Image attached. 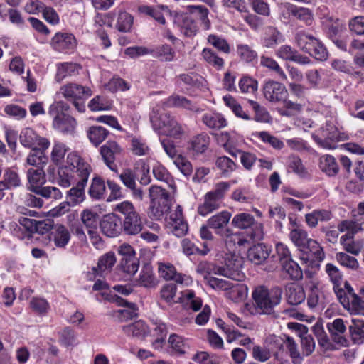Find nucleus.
<instances>
[{
  "label": "nucleus",
  "instance_id": "1",
  "mask_svg": "<svg viewBox=\"0 0 364 364\" xmlns=\"http://www.w3.org/2000/svg\"><path fill=\"white\" fill-rule=\"evenodd\" d=\"M282 295V289L279 287L268 289L264 286L256 287L252 292L253 304L257 313L272 314L274 309L279 305Z\"/></svg>",
  "mask_w": 364,
  "mask_h": 364
},
{
  "label": "nucleus",
  "instance_id": "2",
  "mask_svg": "<svg viewBox=\"0 0 364 364\" xmlns=\"http://www.w3.org/2000/svg\"><path fill=\"white\" fill-rule=\"evenodd\" d=\"M149 191L150 205L148 216L152 220H160L171 209V196L165 188L157 186H151Z\"/></svg>",
  "mask_w": 364,
  "mask_h": 364
},
{
  "label": "nucleus",
  "instance_id": "3",
  "mask_svg": "<svg viewBox=\"0 0 364 364\" xmlns=\"http://www.w3.org/2000/svg\"><path fill=\"white\" fill-rule=\"evenodd\" d=\"M114 210L124 215L122 231L126 235H136L141 231L143 228L141 218L131 202L125 200L117 204Z\"/></svg>",
  "mask_w": 364,
  "mask_h": 364
},
{
  "label": "nucleus",
  "instance_id": "4",
  "mask_svg": "<svg viewBox=\"0 0 364 364\" xmlns=\"http://www.w3.org/2000/svg\"><path fill=\"white\" fill-rule=\"evenodd\" d=\"M150 121L154 129L159 134L178 139L184 134L183 127L170 115H151Z\"/></svg>",
  "mask_w": 364,
  "mask_h": 364
},
{
  "label": "nucleus",
  "instance_id": "5",
  "mask_svg": "<svg viewBox=\"0 0 364 364\" xmlns=\"http://www.w3.org/2000/svg\"><path fill=\"white\" fill-rule=\"evenodd\" d=\"M336 296L346 309L355 314H364V299L354 292L347 281L344 283V289H337Z\"/></svg>",
  "mask_w": 364,
  "mask_h": 364
},
{
  "label": "nucleus",
  "instance_id": "6",
  "mask_svg": "<svg viewBox=\"0 0 364 364\" xmlns=\"http://www.w3.org/2000/svg\"><path fill=\"white\" fill-rule=\"evenodd\" d=\"M231 224L238 229H250L247 235L253 241H259L263 238L262 224L257 222L254 216L250 213H240L236 214L233 217Z\"/></svg>",
  "mask_w": 364,
  "mask_h": 364
},
{
  "label": "nucleus",
  "instance_id": "7",
  "mask_svg": "<svg viewBox=\"0 0 364 364\" xmlns=\"http://www.w3.org/2000/svg\"><path fill=\"white\" fill-rule=\"evenodd\" d=\"M313 139L321 147L334 149L338 147V142L347 140L348 136L344 132H340L336 127L327 123L326 127L321 129V136L313 135Z\"/></svg>",
  "mask_w": 364,
  "mask_h": 364
},
{
  "label": "nucleus",
  "instance_id": "8",
  "mask_svg": "<svg viewBox=\"0 0 364 364\" xmlns=\"http://www.w3.org/2000/svg\"><path fill=\"white\" fill-rule=\"evenodd\" d=\"M60 92L65 98L75 100L73 105L78 112H84L86 109L85 102L81 100L87 99L92 95L89 87L75 83H69L61 87Z\"/></svg>",
  "mask_w": 364,
  "mask_h": 364
},
{
  "label": "nucleus",
  "instance_id": "9",
  "mask_svg": "<svg viewBox=\"0 0 364 364\" xmlns=\"http://www.w3.org/2000/svg\"><path fill=\"white\" fill-rule=\"evenodd\" d=\"M67 164L76 176L77 182L87 184L89 176L92 171L91 166L75 152L68 154Z\"/></svg>",
  "mask_w": 364,
  "mask_h": 364
},
{
  "label": "nucleus",
  "instance_id": "10",
  "mask_svg": "<svg viewBox=\"0 0 364 364\" xmlns=\"http://www.w3.org/2000/svg\"><path fill=\"white\" fill-rule=\"evenodd\" d=\"M242 262L235 255L225 254L224 265L220 266L221 276L230 278L235 281H242L245 274L241 270Z\"/></svg>",
  "mask_w": 364,
  "mask_h": 364
},
{
  "label": "nucleus",
  "instance_id": "11",
  "mask_svg": "<svg viewBox=\"0 0 364 364\" xmlns=\"http://www.w3.org/2000/svg\"><path fill=\"white\" fill-rule=\"evenodd\" d=\"M100 153L106 166L112 171L117 172V166L115 161L117 160L123 153V149L115 141H107L100 147Z\"/></svg>",
  "mask_w": 364,
  "mask_h": 364
},
{
  "label": "nucleus",
  "instance_id": "12",
  "mask_svg": "<svg viewBox=\"0 0 364 364\" xmlns=\"http://www.w3.org/2000/svg\"><path fill=\"white\" fill-rule=\"evenodd\" d=\"M340 232H350L353 234L364 230V203H358L354 210L353 220H343L338 225Z\"/></svg>",
  "mask_w": 364,
  "mask_h": 364
},
{
  "label": "nucleus",
  "instance_id": "13",
  "mask_svg": "<svg viewBox=\"0 0 364 364\" xmlns=\"http://www.w3.org/2000/svg\"><path fill=\"white\" fill-rule=\"evenodd\" d=\"M330 337L333 343L340 346H348L349 341L346 336L347 327L343 318H337L326 324Z\"/></svg>",
  "mask_w": 364,
  "mask_h": 364
},
{
  "label": "nucleus",
  "instance_id": "14",
  "mask_svg": "<svg viewBox=\"0 0 364 364\" xmlns=\"http://www.w3.org/2000/svg\"><path fill=\"white\" fill-rule=\"evenodd\" d=\"M263 94L266 100L271 102H282L288 97L286 87L282 83L271 80L264 84Z\"/></svg>",
  "mask_w": 364,
  "mask_h": 364
},
{
  "label": "nucleus",
  "instance_id": "15",
  "mask_svg": "<svg viewBox=\"0 0 364 364\" xmlns=\"http://www.w3.org/2000/svg\"><path fill=\"white\" fill-rule=\"evenodd\" d=\"M167 227L177 237H181L187 233L188 224L184 220L183 209L181 205H177L176 210L171 213L167 221Z\"/></svg>",
  "mask_w": 364,
  "mask_h": 364
},
{
  "label": "nucleus",
  "instance_id": "16",
  "mask_svg": "<svg viewBox=\"0 0 364 364\" xmlns=\"http://www.w3.org/2000/svg\"><path fill=\"white\" fill-rule=\"evenodd\" d=\"M100 226L102 232L109 237L118 236L123 229L122 219L114 213L104 215Z\"/></svg>",
  "mask_w": 364,
  "mask_h": 364
},
{
  "label": "nucleus",
  "instance_id": "17",
  "mask_svg": "<svg viewBox=\"0 0 364 364\" xmlns=\"http://www.w3.org/2000/svg\"><path fill=\"white\" fill-rule=\"evenodd\" d=\"M51 46L59 52H68L75 48L77 41L72 33H57L51 40Z\"/></svg>",
  "mask_w": 364,
  "mask_h": 364
},
{
  "label": "nucleus",
  "instance_id": "18",
  "mask_svg": "<svg viewBox=\"0 0 364 364\" xmlns=\"http://www.w3.org/2000/svg\"><path fill=\"white\" fill-rule=\"evenodd\" d=\"M19 139L21 144L25 147L33 149L36 146H40L41 149H46L49 146L48 141L39 136L31 128L24 129L20 134Z\"/></svg>",
  "mask_w": 364,
  "mask_h": 364
},
{
  "label": "nucleus",
  "instance_id": "19",
  "mask_svg": "<svg viewBox=\"0 0 364 364\" xmlns=\"http://www.w3.org/2000/svg\"><path fill=\"white\" fill-rule=\"evenodd\" d=\"M270 253L271 248L268 245L264 243H258L249 248L247 258L252 263L259 265L267 259Z\"/></svg>",
  "mask_w": 364,
  "mask_h": 364
},
{
  "label": "nucleus",
  "instance_id": "20",
  "mask_svg": "<svg viewBox=\"0 0 364 364\" xmlns=\"http://www.w3.org/2000/svg\"><path fill=\"white\" fill-rule=\"evenodd\" d=\"M210 143V136L205 133H200L190 139L188 143V149L193 156H198L205 152Z\"/></svg>",
  "mask_w": 364,
  "mask_h": 364
},
{
  "label": "nucleus",
  "instance_id": "21",
  "mask_svg": "<svg viewBox=\"0 0 364 364\" xmlns=\"http://www.w3.org/2000/svg\"><path fill=\"white\" fill-rule=\"evenodd\" d=\"M71 234L69 230L62 224H57L50 234V240L58 248L63 249L69 243Z\"/></svg>",
  "mask_w": 364,
  "mask_h": 364
},
{
  "label": "nucleus",
  "instance_id": "22",
  "mask_svg": "<svg viewBox=\"0 0 364 364\" xmlns=\"http://www.w3.org/2000/svg\"><path fill=\"white\" fill-rule=\"evenodd\" d=\"M276 55L284 60L294 61L300 65H306L311 63L309 57L299 54L290 46H282L277 51Z\"/></svg>",
  "mask_w": 364,
  "mask_h": 364
},
{
  "label": "nucleus",
  "instance_id": "23",
  "mask_svg": "<svg viewBox=\"0 0 364 364\" xmlns=\"http://www.w3.org/2000/svg\"><path fill=\"white\" fill-rule=\"evenodd\" d=\"M275 342L276 338L274 336H269L265 340L263 346L259 345L254 346L252 351V358L255 360L262 363L269 360L273 351V348L269 345Z\"/></svg>",
  "mask_w": 364,
  "mask_h": 364
},
{
  "label": "nucleus",
  "instance_id": "24",
  "mask_svg": "<svg viewBox=\"0 0 364 364\" xmlns=\"http://www.w3.org/2000/svg\"><path fill=\"white\" fill-rule=\"evenodd\" d=\"M311 255L314 256L318 261L323 260L325 257V253L323 248L321 247L319 243L316 240L310 239L308 244L306 245V248H304L300 255V259L305 263H307L310 259Z\"/></svg>",
  "mask_w": 364,
  "mask_h": 364
},
{
  "label": "nucleus",
  "instance_id": "25",
  "mask_svg": "<svg viewBox=\"0 0 364 364\" xmlns=\"http://www.w3.org/2000/svg\"><path fill=\"white\" fill-rule=\"evenodd\" d=\"M159 274L165 280H173L178 284H183L186 280V276L178 273L175 267L170 263H159Z\"/></svg>",
  "mask_w": 364,
  "mask_h": 364
},
{
  "label": "nucleus",
  "instance_id": "26",
  "mask_svg": "<svg viewBox=\"0 0 364 364\" xmlns=\"http://www.w3.org/2000/svg\"><path fill=\"white\" fill-rule=\"evenodd\" d=\"M173 21L186 36L191 37L196 34L197 25L190 16L187 14H176Z\"/></svg>",
  "mask_w": 364,
  "mask_h": 364
},
{
  "label": "nucleus",
  "instance_id": "27",
  "mask_svg": "<svg viewBox=\"0 0 364 364\" xmlns=\"http://www.w3.org/2000/svg\"><path fill=\"white\" fill-rule=\"evenodd\" d=\"M285 296L288 304L298 305L304 301L306 294L304 288L298 284H291L285 288Z\"/></svg>",
  "mask_w": 364,
  "mask_h": 364
},
{
  "label": "nucleus",
  "instance_id": "28",
  "mask_svg": "<svg viewBox=\"0 0 364 364\" xmlns=\"http://www.w3.org/2000/svg\"><path fill=\"white\" fill-rule=\"evenodd\" d=\"M76 124V120L71 115H56L53 120L55 129L64 134H72Z\"/></svg>",
  "mask_w": 364,
  "mask_h": 364
},
{
  "label": "nucleus",
  "instance_id": "29",
  "mask_svg": "<svg viewBox=\"0 0 364 364\" xmlns=\"http://www.w3.org/2000/svg\"><path fill=\"white\" fill-rule=\"evenodd\" d=\"M141 12L152 16L161 24L165 23V16H171L172 12L168 6L160 5L156 8L144 6L139 8Z\"/></svg>",
  "mask_w": 364,
  "mask_h": 364
},
{
  "label": "nucleus",
  "instance_id": "30",
  "mask_svg": "<svg viewBox=\"0 0 364 364\" xmlns=\"http://www.w3.org/2000/svg\"><path fill=\"white\" fill-rule=\"evenodd\" d=\"M231 218L228 211H222L210 217L208 221L209 228L214 229L216 234H221L223 229L228 225Z\"/></svg>",
  "mask_w": 364,
  "mask_h": 364
},
{
  "label": "nucleus",
  "instance_id": "31",
  "mask_svg": "<svg viewBox=\"0 0 364 364\" xmlns=\"http://www.w3.org/2000/svg\"><path fill=\"white\" fill-rule=\"evenodd\" d=\"M28 189L34 192L46 182V174L42 168H31L27 171Z\"/></svg>",
  "mask_w": 364,
  "mask_h": 364
},
{
  "label": "nucleus",
  "instance_id": "32",
  "mask_svg": "<svg viewBox=\"0 0 364 364\" xmlns=\"http://www.w3.org/2000/svg\"><path fill=\"white\" fill-rule=\"evenodd\" d=\"M332 218L331 211L324 209H317L305 215V221L311 228H316L318 222L328 221Z\"/></svg>",
  "mask_w": 364,
  "mask_h": 364
},
{
  "label": "nucleus",
  "instance_id": "33",
  "mask_svg": "<svg viewBox=\"0 0 364 364\" xmlns=\"http://www.w3.org/2000/svg\"><path fill=\"white\" fill-rule=\"evenodd\" d=\"M312 331L319 346L325 350H333L336 348L331 339L328 338L321 323H316L312 327Z\"/></svg>",
  "mask_w": 364,
  "mask_h": 364
},
{
  "label": "nucleus",
  "instance_id": "34",
  "mask_svg": "<svg viewBox=\"0 0 364 364\" xmlns=\"http://www.w3.org/2000/svg\"><path fill=\"white\" fill-rule=\"evenodd\" d=\"M319 168L328 176H335L339 172V166L336 159L329 154L323 155L320 157Z\"/></svg>",
  "mask_w": 364,
  "mask_h": 364
},
{
  "label": "nucleus",
  "instance_id": "35",
  "mask_svg": "<svg viewBox=\"0 0 364 364\" xmlns=\"http://www.w3.org/2000/svg\"><path fill=\"white\" fill-rule=\"evenodd\" d=\"M295 41L297 46L304 52L308 53L318 39L304 31H299L296 33Z\"/></svg>",
  "mask_w": 364,
  "mask_h": 364
},
{
  "label": "nucleus",
  "instance_id": "36",
  "mask_svg": "<svg viewBox=\"0 0 364 364\" xmlns=\"http://www.w3.org/2000/svg\"><path fill=\"white\" fill-rule=\"evenodd\" d=\"M122 330L127 336L139 339H143L149 333L148 326L142 321H138L128 326H124Z\"/></svg>",
  "mask_w": 364,
  "mask_h": 364
},
{
  "label": "nucleus",
  "instance_id": "37",
  "mask_svg": "<svg viewBox=\"0 0 364 364\" xmlns=\"http://www.w3.org/2000/svg\"><path fill=\"white\" fill-rule=\"evenodd\" d=\"M137 282L139 285L146 288H153L158 284V279L151 265L146 264L142 267Z\"/></svg>",
  "mask_w": 364,
  "mask_h": 364
},
{
  "label": "nucleus",
  "instance_id": "38",
  "mask_svg": "<svg viewBox=\"0 0 364 364\" xmlns=\"http://www.w3.org/2000/svg\"><path fill=\"white\" fill-rule=\"evenodd\" d=\"M236 53L240 60L243 63H254L257 60V53L251 46L247 44H237Z\"/></svg>",
  "mask_w": 364,
  "mask_h": 364
},
{
  "label": "nucleus",
  "instance_id": "39",
  "mask_svg": "<svg viewBox=\"0 0 364 364\" xmlns=\"http://www.w3.org/2000/svg\"><path fill=\"white\" fill-rule=\"evenodd\" d=\"M212 195L208 193L205 195L203 203L198 208L199 215L205 216L220 208L221 200Z\"/></svg>",
  "mask_w": 364,
  "mask_h": 364
},
{
  "label": "nucleus",
  "instance_id": "40",
  "mask_svg": "<svg viewBox=\"0 0 364 364\" xmlns=\"http://www.w3.org/2000/svg\"><path fill=\"white\" fill-rule=\"evenodd\" d=\"M351 339L354 343L361 344L364 342V321L353 318L348 326Z\"/></svg>",
  "mask_w": 364,
  "mask_h": 364
},
{
  "label": "nucleus",
  "instance_id": "41",
  "mask_svg": "<svg viewBox=\"0 0 364 364\" xmlns=\"http://www.w3.org/2000/svg\"><path fill=\"white\" fill-rule=\"evenodd\" d=\"M289 237L301 252L304 248H306V244L310 240V238L308 237L307 232L298 226L291 230Z\"/></svg>",
  "mask_w": 364,
  "mask_h": 364
},
{
  "label": "nucleus",
  "instance_id": "42",
  "mask_svg": "<svg viewBox=\"0 0 364 364\" xmlns=\"http://www.w3.org/2000/svg\"><path fill=\"white\" fill-rule=\"evenodd\" d=\"M106 192V186L104 180L96 176L92 179L90 186L88 190V194L94 200H101L104 198Z\"/></svg>",
  "mask_w": 364,
  "mask_h": 364
},
{
  "label": "nucleus",
  "instance_id": "43",
  "mask_svg": "<svg viewBox=\"0 0 364 364\" xmlns=\"http://www.w3.org/2000/svg\"><path fill=\"white\" fill-rule=\"evenodd\" d=\"M58 183L64 188H68L77 183L76 176H74L69 165L62 166L58 169Z\"/></svg>",
  "mask_w": 364,
  "mask_h": 364
},
{
  "label": "nucleus",
  "instance_id": "44",
  "mask_svg": "<svg viewBox=\"0 0 364 364\" xmlns=\"http://www.w3.org/2000/svg\"><path fill=\"white\" fill-rule=\"evenodd\" d=\"M201 56L204 61L217 70H221L225 65V60L216 52L209 48L203 49Z\"/></svg>",
  "mask_w": 364,
  "mask_h": 364
},
{
  "label": "nucleus",
  "instance_id": "45",
  "mask_svg": "<svg viewBox=\"0 0 364 364\" xmlns=\"http://www.w3.org/2000/svg\"><path fill=\"white\" fill-rule=\"evenodd\" d=\"M260 65L277 74L279 79L283 81L287 80V76L284 71L279 66L278 63L272 58L262 55L260 57Z\"/></svg>",
  "mask_w": 364,
  "mask_h": 364
},
{
  "label": "nucleus",
  "instance_id": "46",
  "mask_svg": "<svg viewBox=\"0 0 364 364\" xmlns=\"http://www.w3.org/2000/svg\"><path fill=\"white\" fill-rule=\"evenodd\" d=\"M139 260L136 257L129 258H122L119 265V269L124 274L125 277H131L138 271Z\"/></svg>",
  "mask_w": 364,
  "mask_h": 364
},
{
  "label": "nucleus",
  "instance_id": "47",
  "mask_svg": "<svg viewBox=\"0 0 364 364\" xmlns=\"http://www.w3.org/2000/svg\"><path fill=\"white\" fill-rule=\"evenodd\" d=\"M282 270L291 280L299 281L303 278V272L299 265L292 259L281 264Z\"/></svg>",
  "mask_w": 364,
  "mask_h": 364
},
{
  "label": "nucleus",
  "instance_id": "48",
  "mask_svg": "<svg viewBox=\"0 0 364 364\" xmlns=\"http://www.w3.org/2000/svg\"><path fill=\"white\" fill-rule=\"evenodd\" d=\"M109 134V132L101 126H92L87 131V136L90 142L95 146L104 141Z\"/></svg>",
  "mask_w": 364,
  "mask_h": 364
},
{
  "label": "nucleus",
  "instance_id": "49",
  "mask_svg": "<svg viewBox=\"0 0 364 364\" xmlns=\"http://www.w3.org/2000/svg\"><path fill=\"white\" fill-rule=\"evenodd\" d=\"M87 184L77 182L75 186L67 192L69 203L76 205L82 203L85 198V187Z\"/></svg>",
  "mask_w": 364,
  "mask_h": 364
},
{
  "label": "nucleus",
  "instance_id": "50",
  "mask_svg": "<svg viewBox=\"0 0 364 364\" xmlns=\"http://www.w3.org/2000/svg\"><path fill=\"white\" fill-rule=\"evenodd\" d=\"M284 41L282 33L275 28L269 27L262 39L263 46L269 48H274Z\"/></svg>",
  "mask_w": 364,
  "mask_h": 364
},
{
  "label": "nucleus",
  "instance_id": "51",
  "mask_svg": "<svg viewBox=\"0 0 364 364\" xmlns=\"http://www.w3.org/2000/svg\"><path fill=\"white\" fill-rule=\"evenodd\" d=\"M6 189H12L21 186V178L16 170L8 168L3 174V179L0 181Z\"/></svg>",
  "mask_w": 364,
  "mask_h": 364
},
{
  "label": "nucleus",
  "instance_id": "52",
  "mask_svg": "<svg viewBox=\"0 0 364 364\" xmlns=\"http://www.w3.org/2000/svg\"><path fill=\"white\" fill-rule=\"evenodd\" d=\"M323 24L325 26L327 34L330 38H335L339 33H341L344 26L342 22L338 18L333 17H327L323 19Z\"/></svg>",
  "mask_w": 364,
  "mask_h": 364
},
{
  "label": "nucleus",
  "instance_id": "53",
  "mask_svg": "<svg viewBox=\"0 0 364 364\" xmlns=\"http://www.w3.org/2000/svg\"><path fill=\"white\" fill-rule=\"evenodd\" d=\"M116 262V257L114 252H109L101 256L98 260L97 267L100 272L105 276L110 272Z\"/></svg>",
  "mask_w": 364,
  "mask_h": 364
},
{
  "label": "nucleus",
  "instance_id": "54",
  "mask_svg": "<svg viewBox=\"0 0 364 364\" xmlns=\"http://www.w3.org/2000/svg\"><path fill=\"white\" fill-rule=\"evenodd\" d=\"M112 107V102L103 96H95L88 103V107L92 112L108 111Z\"/></svg>",
  "mask_w": 364,
  "mask_h": 364
},
{
  "label": "nucleus",
  "instance_id": "55",
  "mask_svg": "<svg viewBox=\"0 0 364 364\" xmlns=\"http://www.w3.org/2000/svg\"><path fill=\"white\" fill-rule=\"evenodd\" d=\"M353 235L350 232H348L340 238V242L347 252L358 255L361 251V246L353 241Z\"/></svg>",
  "mask_w": 364,
  "mask_h": 364
},
{
  "label": "nucleus",
  "instance_id": "56",
  "mask_svg": "<svg viewBox=\"0 0 364 364\" xmlns=\"http://www.w3.org/2000/svg\"><path fill=\"white\" fill-rule=\"evenodd\" d=\"M240 92L244 94H254L257 91L258 82L247 75L242 76L238 82Z\"/></svg>",
  "mask_w": 364,
  "mask_h": 364
},
{
  "label": "nucleus",
  "instance_id": "57",
  "mask_svg": "<svg viewBox=\"0 0 364 364\" xmlns=\"http://www.w3.org/2000/svg\"><path fill=\"white\" fill-rule=\"evenodd\" d=\"M153 174L156 179L158 181H161L165 182L168 184V186L175 190L176 186L173 181V178L167 171V169L161 165H156L153 168Z\"/></svg>",
  "mask_w": 364,
  "mask_h": 364
},
{
  "label": "nucleus",
  "instance_id": "58",
  "mask_svg": "<svg viewBox=\"0 0 364 364\" xmlns=\"http://www.w3.org/2000/svg\"><path fill=\"white\" fill-rule=\"evenodd\" d=\"M26 162L31 166L41 168V166L46 164L47 157L45 156L41 146L39 149L34 147L28 156Z\"/></svg>",
  "mask_w": 364,
  "mask_h": 364
},
{
  "label": "nucleus",
  "instance_id": "59",
  "mask_svg": "<svg viewBox=\"0 0 364 364\" xmlns=\"http://www.w3.org/2000/svg\"><path fill=\"white\" fill-rule=\"evenodd\" d=\"M168 343L172 349L180 355L185 354L186 350L189 348V345L187 343V341L183 337L175 333H173L169 336Z\"/></svg>",
  "mask_w": 364,
  "mask_h": 364
},
{
  "label": "nucleus",
  "instance_id": "60",
  "mask_svg": "<svg viewBox=\"0 0 364 364\" xmlns=\"http://www.w3.org/2000/svg\"><path fill=\"white\" fill-rule=\"evenodd\" d=\"M36 195L39 196L47 200H58L62 198L60 191L54 186H41L33 192Z\"/></svg>",
  "mask_w": 364,
  "mask_h": 364
},
{
  "label": "nucleus",
  "instance_id": "61",
  "mask_svg": "<svg viewBox=\"0 0 364 364\" xmlns=\"http://www.w3.org/2000/svg\"><path fill=\"white\" fill-rule=\"evenodd\" d=\"M208 43L213 46L218 51L225 54L230 53V46L228 41L223 37L215 34H210L207 38Z\"/></svg>",
  "mask_w": 364,
  "mask_h": 364
},
{
  "label": "nucleus",
  "instance_id": "62",
  "mask_svg": "<svg viewBox=\"0 0 364 364\" xmlns=\"http://www.w3.org/2000/svg\"><path fill=\"white\" fill-rule=\"evenodd\" d=\"M133 24V17L126 11H119L116 23L117 29L120 32L130 31Z\"/></svg>",
  "mask_w": 364,
  "mask_h": 364
},
{
  "label": "nucleus",
  "instance_id": "63",
  "mask_svg": "<svg viewBox=\"0 0 364 364\" xmlns=\"http://www.w3.org/2000/svg\"><path fill=\"white\" fill-rule=\"evenodd\" d=\"M215 166L224 176H228L237 167V164L232 159L225 156L217 158Z\"/></svg>",
  "mask_w": 364,
  "mask_h": 364
},
{
  "label": "nucleus",
  "instance_id": "64",
  "mask_svg": "<svg viewBox=\"0 0 364 364\" xmlns=\"http://www.w3.org/2000/svg\"><path fill=\"white\" fill-rule=\"evenodd\" d=\"M326 272L333 284V290L336 294L338 289H343L340 287L342 280V275L336 266L333 264L328 263L326 265Z\"/></svg>",
  "mask_w": 364,
  "mask_h": 364
}]
</instances>
